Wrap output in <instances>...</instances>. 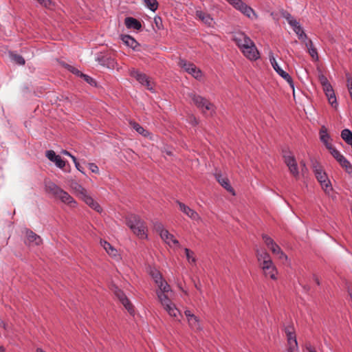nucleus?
I'll return each mask as SVG.
<instances>
[{
    "instance_id": "f257e3e1",
    "label": "nucleus",
    "mask_w": 352,
    "mask_h": 352,
    "mask_svg": "<svg viewBox=\"0 0 352 352\" xmlns=\"http://www.w3.org/2000/svg\"><path fill=\"white\" fill-rule=\"evenodd\" d=\"M256 256L264 276L272 280H276L278 270L270 254L264 249H257Z\"/></svg>"
},
{
    "instance_id": "f03ea898",
    "label": "nucleus",
    "mask_w": 352,
    "mask_h": 352,
    "mask_svg": "<svg viewBox=\"0 0 352 352\" xmlns=\"http://www.w3.org/2000/svg\"><path fill=\"white\" fill-rule=\"evenodd\" d=\"M126 224L140 239L147 238V227L145 222L138 215L131 214L126 218Z\"/></svg>"
},
{
    "instance_id": "7ed1b4c3",
    "label": "nucleus",
    "mask_w": 352,
    "mask_h": 352,
    "mask_svg": "<svg viewBox=\"0 0 352 352\" xmlns=\"http://www.w3.org/2000/svg\"><path fill=\"white\" fill-rule=\"evenodd\" d=\"M153 228L160 234L162 240L170 248L173 249L181 248L178 240L164 228L162 223L160 221L153 222Z\"/></svg>"
},
{
    "instance_id": "20e7f679",
    "label": "nucleus",
    "mask_w": 352,
    "mask_h": 352,
    "mask_svg": "<svg viewBox=\"0 0 352 352\" xmlns=\"http://www.w3.org/2000/svg\"><path fill=\"white\" fill-rule=\"evenodd\" d=\"M313 171L315 176L320 184L322 188L327 192L332 190L331 182L329 179L327 173L322 169V167L317 161L312 162Z\"/></svg>"
},
{
    "instance_id": "39448f33",
    "label": "nucleus",
    "mask_w": 352,
    "mask_h": 352,
    "mask_svg": "<svg viewBox=\"0 0 352 352\" xmlns=\"http://www.w3.org/2000/svg\"><path fill=\"white\" fill-rule=\"evenodd\" d=\"M280 15L283 18L286 19L288 24L298 36L299 40L302 41L307 40V36L304 32V30L300 23L287 10H282L280 12Z\"/></svg>"
},
{
    "instance_id": "423d86ee",
    "label": "nucleus",
    "mask_w": 352,
    "mask_h": 352,
    "mask_svg": "<svg viewBox=\"0 0 352 352\" xmlns=\"http://www.w3.org/2000/svg\"><path fill=\"white\" fill-rule=\"evenodd\" d=\"M229 3L234 9L239 11L243 15L250 19H256L258 14L255 11L249 6H248L242 0H226Z\"/></svg>"
},
{
    "instance_id": "0eeeda50",
    "label": "nucleus",
    "mask_w": 352,
    "mask_h": 352,
    "mask_svg": "<svg viewBox=\"0 0 352 352\" xmlns=\"http://www.w3.org/2000/svg\"><path fill=\"white\" fill-rule=\"evenodd\" d=\"M188 96L192 100L197 107L204 112L205 110L214 111V104L201 96L197 95L195 92H190L188 94Z\"/></svg>"
},
{
    "instance_id": "6e6552de",
    "label": "nucleus",
    "mask_w": 352,
    "mask_h": 352,
    "mask_svg": "<svg viewBox=\"0 0 352 352\" xmlns=\"http://www.w3.org/2000/svg\"><path fill=\"white\" fill-rule=\"evenodd\" d=\"M179 66L186 72L190 74L197 80H201L202 78V72L192 63L188 62L184 59L180 58L178 63Z\"/></svg>"
},
{
    "instance_id": "1a4fd4ad",
    "label": "nucleus",
    "mask_w": 352,
    "mask_h": 352,
    "mask_svg": "<svg viewBox=\"0 0 352 352\" xmlns=\"http://www.w3.org/2000/svg\"><path fill=\"white\" fill-rule=\"evenodd\" d=\"M283 159L285 164L287 166L290 173L295 177L299 175L298 164L295 157L289 151H283Z\"/></svg>"
},
{
    "instance_id": "9d476101",
    "label": "nucleus",
    "mask_w": 352,
    "mask_h": 352,
    "mask_svg": "<svg viewBox=\"0 0 352 352\" xmlns=\"http://www.w3.org/2000/svg\"><path fill=\"white\" fill-rule=\"evenodd\" d=\"M129 74L131 77L135 78L140 84L144 85L147 89L154 91L153 85L145 74L141 73L135 69H131L129 70Z\"/></svg>"
},
{
    "instance_id": "9b49d317",
    "label": "nucleus",
    "mask_w": 352,
    "mask_h": 352,
    "mask_svg": "<svg viewBox=\"0 0 352 352\" xmlns=\"http://www.w3.org/2000/svg\"><path fill=\"white\" fill-rule=\"evenodd\" d=\"M251 44H247L241 52L250 60H256L260 58V53L257 50L254 43L251 41Z\"/></svg>"
},
{
    "instance_id": "f8f14e48",
    "label": "nucleus",
    "mask_w": 352,
    "mask_h": 352,
    "mask_svg": "<svg viewBox=\"0 0 352 352\" xmlns=\"http://www.w3.org/2000/svg\"><path fill=\"white\" fill-rule=\"evenodd\" d=\"M151 275L152 278H153L155 284L159 287V289H162L164 292H170V287L167 283L166 281H165L161 274L156 270H153L151 271Z\"/></svg>"
},
{
    "instance_id": "ddd939ff",
    "label": "nucleus",
    "mask_w": 352,
    "mask_h": 352,
    "mask_svg": "<svg viewBox=\"0 0 352 352\" xmlns=\"http://www.w3.org/2000/svg\"><path fill=\"white\" fill-rule=\"evenodd\" d=\"M184 314L187 318L188 325L192 330L195 331H200L202 330L200 320L197 316L192 314L190 310H186Z\"/></svg>"
},
{
    "instance_id": "4468645a",
    "label": "nucleus",
    "mask_w": 352,
    "mask_h": 352,
    "mask_svg": "<svg viewBox=\"0 0 352 352\" xmlns=\"http://www.w3.org/2000/svg\"><path fill=\"white\" fill-rule=\"evenodd\" d=\"M233 41L241 50L247 44H251L252 39L244 32H239L234 34Z\"/></svg>"
},
{
    "instance_id": "2eb2a0df",
    "label": "nucleus",
    "mask_w": 352,
    "mask_h": 352,
    "mask_svg": "<svg viewBox=\"0 0 352 352\" xmlns=\"http://www.w3.org/2000/svg\"><path fill=\"white\" fill-rule=\"evenodd\" d=\"M177 203L179 207L180 210L189 218H190L192 220L197 222L201 221V217L195 210H192V208H190V207L180 201H177Z\"/></svg>"
},
{
    "instance_id": "dca6fc26",
    "label": "nucleus",
    "mask_w": 352,
    "mask_h": 352,
    "mask_svg": "<svg viewBox=\"0 0 352 352\" xmlns=\"http://www.w3.org/2000/svg\"><path fill=\"white\" fill-rule=\"evenodd\" d=\"M115 295L120 300L122 304L124 306V307L128 310L130 314H132L134 310L132 305L129 302V299L124 294V293L118 288H116L115 290Z\"/></svg>"
},
{
    "instance_id": "f3484780",
    "label": "nucleus",
    "mask_w": 352,
    "mask_h": 352,
    "mask_svg": "<svg viewBox=\"0 0 352 352\" xmlns=\"http://www.w3.org/2000/svg\"><path fill=\"white\" fill-rule=\"evenodd\" d=\"M100 245L104 248L106 252L115 260H119L120 255L118 254V250L113 247L108 241L100 240Z\"/></svg>"
},
{
    "instance_id": "a211bd4d",
    "label": "nucleus",
    "mask_w": 352,
    "mask_h": 352,
    "mask_svg": "<svg viewBox=\"0 0 352 352\" xmlns=\"http://www.w3.org/2000/svg\"><path fill=\"white\" fill-rule=\"evenodd\" d=\"M45 156L51 161L55 163L56 166L60 168H63L65 166V162L63 160L60 156L56 155L54 151L50 150L46 151Z\"/></svg>"
},
{
    "instance_id": "6ab92c4d",
    "label": "nucleus",
    "mask_w": 352,
    "mask_h": 352,
    "mask_svg": "<svg viewBox=\"0 0 352 352\" xmlns=\"http://www.w3.org/2000/svg\"><path fill=\"white\" fill-rule=\"evenodd\" d=\"M196 16L201 20L204 24H206L208 27L213 26L214 23L213 18L210 16V14L205 12L201 10H196L195 12Z\"/></svg>"
},
{
    "instance_id": "aec40b11",
    "label": "nucleus",
    "mask_w": 352,
    "mask_h": 352,
    "mask_svg": "<svg viewBox=\"0 0 352 352\" xmlns=\"http://www.w3.org/2000/svg\"><path fill=\"white\" fill-rule=\"evenodd\" d=\"M26 236L28 245H40L43 240L41 237L30 230H26Z\"/></svg>"
},
{
    "instance_id": "412c9836",
    "label": "nucleus",
    "mask_w": 352,
    "mask_h": 352,
    "mask_svg": "<svg viewBox=\"0 0 352 352\" xmlns=\"http://www.w3.org/2000/svg\"><path fill=\"white\" fill-rule=\"evenodd\" d=\"M163 307L170 317H173L175 318V320L180 321L179 317H182V315L173 302L170 304H166V305L163 306Z\"/></svg>"
},
{
    "instance_id": "4be33fe9",
    "label": "nucleus",
    "mask_w": 352,
    "mask_h": 352,
    "mask_svg": "<svg viewBox=\"0 0 352 352\" xmlns=\"http://www.w3.org/2000/svg\"><path fill=\"white\" fill-rule=\"evenodd\" d=\"M56 197L60 199L63 203L67 204L70 207L74 208L77 205L76 201L73 199V197L63 189L60 190Z\"/></svg>"
},
{
    "instance_id": "5701e85b",
    "label": "nucleus",
    "mask_w": 352,
    "mask_h": 352,
    "mask_svg": "<svg viewBox=\"0 0 352 352\" xmlns=\"http://www.w3.org/2000/svg\"><path fill=\"white\" fill-rule=\"evenodd\" d=\"M97 60L101 65L109 69H113L117 65L116 60L111 57L102 56L101 57H98Z\"/></svg>"
},
{
    "instance_id": "b1692460",
    "label": "nucleus",
    "mask_w": 352,
    "mask_h": 352,
    "mask_svg": "<svg viewBox=\"0 0 352 352\" xmlns=\"http://www.w3.org/2000/svg\"><path fill=\"white\" fill-rule=\"evenodd\" d=\"M320 140L324 144L327 148L332 146L331 143V136L328 133L327 129L324 126H322L319 132Z\"/></svg>"
},
{
    "instance_id": "393cba45",
    "label": "nucleus",
    "mask_w": 352,
    "mask_h": 352,
    "mask_svg": "<svg viewBox=\"0 0 352 352\" xmlns=\"http://www.w3.org/2000/svg\"><path fill=\"white\" fill-rule=\"evenodd\" d=\"M325 95L327 96L329 102L330 104L334 107L336 108L338 106L337 99L334 93V91L333 89V87L331 85L327 86L326 88L323 89Z\"/></svg>"
},
{
    "instance_id": "a878e982",
    "label": "nucleus",
    "mask_w": 352,
    "mask_h": 352,
    "mask_svg": "<svg viewBox=\"0 0 352 352\" xmlns=\"http://www.w3.org/2000/svg\"><path fill=\"white\" fill-rule=\"evenodd\" d=\"M307 49V52L314 60L318 61L319 60V56L318 54L317 49L314 46V43L311 39L307 38V40L303 41Z\"/></svg>"
},
{
    "instance_id": "bb28decb",
    "label": "nucleus",
    "mask_w": 352,
    "mask_h": 352,
    "mask_svg": "<svg viewBox=\"0 0 352 352\" xmlns=\"http://www.w3.org/2000/svg\"><path fill=\"white\" fill-rule=\"evenodd\" d=\"M125 25L129 29L139 30L142 28L141 23L133 17H126L124 20Z\"/></svg>"
},
{
    "instance_id": "cd10ccee",
    "label": "nucleus",
    "mask_w": 352,
    "mask_h": 352,
    "mask_svg": "<svg viewBox=\"0 0 352 352\" xmlns=\"http://www.w3.org/2000/svg\"><path fill=\"white\" fill-rule=\"evenodd\" d=\"M89 206H90L92 209L97 211L98 212H101L102 209L99 205V204L91 196L88 194L85 195H84V197L82 199Z\"/></svg>"
},
{
    "instance_id": "c85d7f7f",
    "label": "nucleus",
    "mask_w": 352,
    "mask_h": 352,
    "mask_svg": "<svg viewBox=\"0 0 352 352\" xmlns=\"http://www.w3.org/2000/svg\"><path fill=\"white\" fill-rule=\"evenodd\" d=\"M120 38L126 46L132 48L133 50H136L139 46V43L136 40L130 35H121Z\"/></svg>"
},
{
    "instance_id": "c756f323",
    "label": "nucleus",
    "mask_w": 352,
    "mask_h": 352,
    "mask_svg": "<svg viewBox=\"0 0 352 352\" xmlns=\"http://www.w3.org/2000/svg\"><path fill=\"white\" fill-rule=\"evenodd\" d=\"M216 178L218 181V182L228 191L232 192L233 195H234V192L233 188L230 184V182L228 178L223 177L221 175H216Z\"/></svg>"
},
{
    "instance_id": "7c9ffc66",
    "label": "nucleus",
    "mask_w": 352,
    "mask_h": 352,
    "mask_svg": "<svg viewBox=\"0 0 352 352\" xmlns=\"http://www.w3.org/2000/svg\"><path fill=\"white\" fill-rule=\"evenodd\" d=\"M168 292H164L162 289H160L156 292L157 298L162 307L166 305V304H170L172 302L171 300L168 297L166 294Z\"/></svg>"
},
{
    "instance_id": "2f4dec72",
    "label": "nucleus",
    "mask_w": 352,
    "mask_h": 352,
    "mask_svg": "<svg viewBox=\"0 0 352 352\" xmlns=\"http://www.w3.org/2000/svg\"><path fill=\"white\" fill-rule=\"evenodd\" d=\"M46 190L54 196L57 197L60 190H62L59 186H58L55 183L49 182L45 184Z\"/></svg>"
},
{
    "instance_id": "473e14b6",
    "label": "nucleus",
    "mask_w": 352,
    "mask_h": 352,
    "mask_svg": "<svg viewBox=\"0 0 352 352\" xmlns=\"http://www.w3.org/2000/svg\"><path fill=\"white\" fill-rule=\"evenodd\" d=\"M269 60L270 62L273 67V69L276 71V72L280 76L281 74V72H283L284 70H283L278 65L274 54L272 51L269 52Z\"/></svg>"
},
{
    "instance_id": "72a5a7b5",
    "label": "nucleus",
    "mask_w": 352,
    "mask_h": 352,
    "mask_svg": "<svg viewBox=\"0 0 352 352\" xmlns=\"http://www.w3.org/2000/svg\"><path fill=\"white\" fill-rule=\"evenodd\" d=\"M287 346L293 349H298V342L295 333H288L287 336Z\"/></svg>"
},
{
    "instance_id": "f704fd0d",
    "label": "nucleus",
    "mask_w": 352,
    "mask_h": 352,
    "mask_svg": "<svg viewBox=\"0 0 352 352\" xmlns=\"http://www.w3.org/2000/svg\"><path fill=\"white\" fill-rule=\"evenodd\" d=\"M339 164L340 166L345 169V170L349 173H352V165L350 162L343 156L339 161Z\"/></svg>"
},
{
    "instance_id": "c9c22d12",
    "label": "nucleus",
    "mask_w": 352,
    "mask_h": 352,
    "mask_svg": "<svg viewBox=\"0 0 352 352\" xmlns=\"http://www.w3.org/2000/svg\"><path fill=\"white\" fill-rule=\"evenodd\" d=\"M342 139L348 144L352 142V132L348 129H344L341 131Z\"/></svg>"
},
{
    "instance_id": "e433bc0d",
    "label": "nucleus",
    "mask_w": 352,
    "mask_h": 352,
    "mask_svg": "<svg viewBox=\"0 0 352 352\" xmlns=\"http://www.w3.org/2000/svg\"><path fill=\"white\" fill-rule=\"evenodd\" d=\"M131 126L133 127L134 130H135L139 134L146 137L148 135L149 133L148 131L145 130L142 126H140L138 123L135 122H130Z\"/></svg>"
},
{
    "instance_id": "4c0bfd02",
    "label": "nucleus",
    "mask_w": 352,
    "mask_h": 352,
    "mask_svg": "<svg viewBox=\"0 0 352 352\" xmlns=\"http://www.w3.org/2000/svg\"><path fill=\"white\" fill-rule=\"evenodd\" d=\"M144 5L146 8L153 12L157 10L158 8V2L157 0H143Z\"/></svg>"
},
{
    "instance_id": "58836bf2",
    "label": "nucleus",
    "mask_w": 352,
    "mask_h": 352,
    "mask_svg": "<svg viewBox=\"0 0 352 352\" xmlns=\"http://www.w3.org/2000/svg\"><path fill=\"white\" fill-rule=\"evenodd\" d=\"M331 155L338 162L344 155H342L333 145L327 148Z\"/></svg>"
},
{
    "instance_id": "ea45409f",
    "label": "nucleus",
    "mask_w": 352,
    "mask_h": 352,
    "mask_svg": "<svg viewBox=\"0 0 352 352\" xmlns=\"http://www.w3.org/2000/svg\"><path fill=\"white\" fill-rule=\"evenodd\" d=\"M184 251H185L186 258H187L188 261L191 264H195L196 258L194 256V252L190 251L188 248H184Z\"/></svg>"
},
{
    "instance_id": "a19ab883",
    "label": "nucleus",
    "mask_w": 352,
    "mask_h": 352,
    "mask_svg": "<svg viewBox=\"0 0 352 352\" xmlns=\"http://www.w3.org/2000/svg\"><path fill=\"white\" fill-rule=\"evenodd\" d=\"M280 76H281L284 80H285L289 83L291 88H292L293 89H294L293 80L288 73L284 71L283 72H281Z\"/></svg>"
},
{
    "instance_id": "79ce46f5",
    "label": "nucleus",
    "mask_w": 352,
    "mask_h": 352,
    "mask_svg": "<svg viewBox=\"0 0 352 352\" xmlns=\"http://www.w3.org/2000/svg\"><path fill=\"white\" fill-rule=\"evenodd\" d=\"M262 239L268 248L276 243L272 238L265 234H262Z\"/></svg>"
},
{
    "instance_id": "37998d69",
    "label": "nucleus",
    "mask_w": 352,
    "mask_h": 352,
    "mask_svg": "<svg viewBox=\"0 0 352 352\" xmlns=\"http://www.w3.org/2000/svg\"><path fill=\"white\" fill-rule=\"evenodd\" d=\"M75 190L79 194L81 199L84 197L85 194V195L88 194L87 190L84 188L81 185H79L78 184H76Z\"/></svg>"
},
{
    "instance_id": "c03bdc74",
    "label": "nucleus",
    "mask_w": 352,
    "mask_h": 352,
    "mask_svg": "<svg viewBox=\"0 0 352 352\" xmlns=\"http://www.w3.org/2000/svg\"><path fill=\"white\" fill-rule=\"evenodd\" d=\"M12 59L18 65H23L25 63V59L21 55L14 54L12 55Z\"/></svg>"
},
{
    "instance_id": "a18cd8bd",
    "label": "nucleus",
    "mask_w": 352,
    "mask_h": 352,
    "mask_svg": "<svg viewBox=\"0 0 352 352\" xmlns=\"http://www.w3.org/2000/svg\"><path fill=\"white\" fill-rule=\"evenodd\" d=\"M318 78L321 85H322L323 89L326 88L327 86L331 85L327 77L324 76L322 74H319Z\"/></svg>"
},
{
    "instance_id": "49530a36",
    "label": "nucleus",
    "mask_w": 352,
    "mask_h": 352,
    "mask_svg": "<svg viewBox=\"0 0 352 352\" xmlns=\"http://www.w3.org/2000/svg\"><path fill=\"white\" fill-rule=\"evenodd\" d=\"M346 87H347L349 92L351 95V94H352V77L349 73H346Z\"/></svg>"
},
{
    "instance_id": "de8ad7c7",
    "label": "nucleus",
    "mask_w": 352,
    "mask_h": 352,
    "mask_svg": "<svg viewBox=\"0 0 352 352\" xmlns=\"http://www.w3.org/2000/svg\"><path fill=\"white\" fill-rule=\"evenodd\" d=\"M154 23H155V25L156 28H157V30H161L163 28L162 20L161 17L155 16L154 17Z\"/></svg>"
},
{
    "instance_id": "09e8293b",
    "label": "nucleus",
    "mask_w": 352,
    "mask_h": 352,
    "mask_svg": "<svg viewBox=\"0 0 352 352\" xmlns=\"http://www.w3.org/2000/svg\"><path fill=\"white\" fill-rule=\"evenodd\" d=\"M88 167L89 170L94 173H99V168L95 163H89Z\"/></svg>"
},
{
    "instance_id": "8fccbe9b",
    "label": "nucleus",
    "mask_w": 352,
    "mask_h": 352,
    "mask_svg": "<svg viewBox=\"0 0 352 352\" xmlns=\"http://www.w3.org/2000/svg\"><path fill=\"white\" fill-rule=\"evenodd\" d=\"M269 249L271 250L273 254H276L281 250L280 246L276 243H274L270 248H269Z\"/></svg>"
},
{
    "instance_id": "3c124183",
    "label": "nucleus",
    "mask_w": 352,
    "mask_h": 352,
    "mask_svg": "<svg viewBox=\"0 0 352 352\" xmlns=\"http://www.w3.org/2000/svg\"><path fill=\"white\" fill-rule=\"evenodd\" d=\"M82 78H84V80L87 82L89 83V85H96V82L95 80L91 78L88 75H86V74H83L81 76Z\"/></svg>"
},
{
    "instance_id": "603ef678",
    "label": "nucleus",
    "mask_w": 352,
    "mask_h": 352,
    "mask_svg": "<svg viewBox=\"0 0 352 352\" xmlns=\"http://www.w3.org/2000/svg\"><path fill=\"white\" fill-rule=\"evenodd\" d=\"M67 69L69 71H70L71 72H72L73 74L78 76H80L82 75V73H81L78 69L71 66V65H67Z\"/></svg>"
},
{
    "instance_id": "864d4df0",
    "label": "nucleus",
    "mask_w": 352,
    "mask_h": 352,
    "mask_svg": "<svg viewBox=\"0 0 352 352\" xmlns=\"http://www.w3.org/2000/svg\"><path fill=\"white\" fill-rule=\"evenodd\" d=\"M278 259L282 261H287L288 257L283 252L282 250H280L276 254Z\"/></svg>"
},
{
    "instance_id": "5fc2aeb1",
    "label": "nucleus",
    "mask_w": 352,
    "mask_h": 352,
    "mask_svg": "<svg viewBox=\"0 0 352 352\" xmlns=\"http://www.w3.org/2000/svg\"><path fill=\"white\" fill-rule=\"evenodd\" d=\"M72 161L74 162L76 169L84 174L83 168L80 166L76 157H72Z\"/></svg>"
},
{
    "instance_id": "6e6d98bb",
    "label": "nucleus",
    "mask_w": 352,
    "mask_h": 352,
    "mask_svg": "<svg viewBox=\"0 0 352 352\" xmlns=\"http://www.w3.org/2000/svg\"><path fill=\"white\" fill-rule=\"evenodd\" d=\"M41 6L45 8H50L52 4L51 0H36Z\"/></svg>"
},
{
    "instance_id": "4d7b16f0",
    "label": "nucleus",
    "mask_w": 352,
    "mask_h": 352,
    "mask_svg": "<svg viewBox=\"0 0 352 352\" xmlns=\"http://www.w3.org/2000/svg\"><path fill=\"white\" fill-rule=\"evenodd\" d=\"M305 347H306V350L308 352H317L316 351V349H314V347L312 346L310 344H307Z\"/></svg>"
},
{
    "instance_id": "13d9d810",
    "label": "nucleus",
    "mask_w": 352,
    "mask_h": 352,
    "mask_svg": "<svg viewBox=\"0 0 352 352\" xmlns=\"http://www.w3.org/2000/svg\"><path fill=\"white\" fill-rule=\"evenodd\" d=\"M61 153L63 155H67V156H69L72 159V157H74L73 155H72L69 151H66V150H63L61 151Z\"/></svg>"
},
{
    "instance_id": "bf43d9fd",
    "label": "nucleus",
    "mask_w": 352,
    "mask_h": 352,
    "mask_svg": "<svg viewBox=\"0 0 352 352\" xmlns=\"http://www.w3.org/2000/svg\"><path fill=\"white\" fill-rule=\"evenodd\" d=\"M195 287L200 292V294H202L201 286L200 283H195Z\"/></svg>"
},
{
    "instance_id": "052dcab7",
    "label": "nucleus",
    "mask_w": 352,
    "mask_h": 352,
    "mask_svg": "<svg viewBox=\"0 0 352 352\" xmlns=\"http://www.w3.org/2000/svg\"><path fill=\"white\" fill-rule=\"evenodd\" d=\"M289 332V333H295V332H294V331L293 327H287V328L285 329V333H286V336H287V333H288Z\"/></svg>"
},
{
    "instance_id": "680f3d73",
    "label": "nucleus",
    "mask_w": 352,
    "mask_h": 352,
    "mask_svg": "<svg viewBox=\"0 0 352 352\" xmlns=\"http://www.w3.org/2000/svg\"><path fill=\"white\" fill-rule=\"evenodd\" d=\"M298 349H293V347H288L286 349V352H297Z\"/></svg>"
},
{
    "instance_id": "e2e57ef3",
    "label": "nucleus",
    "mask_w": 352,
    "mask_h": 352,
    "mask_svg": "<svg viewBox=\"0 0 352 352\" xmlns=\"http://www.w3.org/2000/svg\"><path fill=\"white\" fill-rule=\"evenodd\" d=\"M313 278L315 281V283L318 285H320V280L318 278V277L316 275H314L313 276Z\"/></svg>"
},
{
    "instance_id": "0e129e2a",
    "label": "nucleus",
    "mask_w": 352,
    "mask_h": 352,
    "mask_svg": "<svg viewBox=\"0 0 352 352\" xmlns=\"http://www.w3.org/2000/svg\"><path fill=\"white\" fill-rule=\"evenodd\" d=\"M0 327H3V329H6V324L3 320H0Z\"/></svg>"
},
{
    "instance_id": "69168bd1",
    "label": "nucleus",
    "mask_w": 352,
    "mask_h": 352,
    "mask_svg": "<svg viewBox=\"0 0 352 352\" xmlns=\"http://www.w3.org/2000/svg\"><path fill=\"white\" fill-rule=\"evenodd\" d=\"M6 349L3 346H0V352H5Z\"/></svg>"
},
{
    "instance_id": "338daca9",
    "label": "nucleus",
    "mask_w": 352,
    "mask_h": 352,
    "mask_svg": "<svg viewBox=\"0 0 352 352\" xmlns=\"http://www.w3.org/2000/svg\"><path fill=\"white\" fill-rule=\"evenodd\" d=\"M36 352H45L43 349H40V348H38L36 349Z\"/></svg>"
},
{
    "instance_id": "774afa93",
    "label": "nucleus",
    "mask_w": 352,
    "mask_h": 352,
    "mask_svg": "<svg viewBox=\"0 0 352 352\" xmlns=\"http://www.w3.org/2000/svg\"><path fill=\"white\" fill-rule=\"evenodd\" d=\"M193 120H194V124H197L198 122L197 121V120L195 117H193Z\"/></svg>"
}]
</instances>
